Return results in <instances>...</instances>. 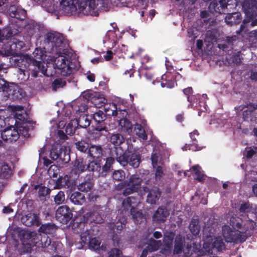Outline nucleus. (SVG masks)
I'll return each instance as SVG.
<instances>
[{"label":"nucleus","instance_id":"obj_44","mask_svg":"<svg viewBox=\"0 0 257 257\" xmlns=\"http://www.w3.org/2000/svg\"><path fill=\"white\" fill-rule=\"evenodd\" d=\"M54 202L57 205H60L64 203L65 200V194L63 191H59L54 198Z\"/></svg>","mask_w":257,"mask_h":257},{"label":"nucleus","instance_id":"obj_7","mask_svg":"<svg viewBox=\"0 0 257 257\" xmlns=\"http://www.w3.org/2000/svg\"><path fill=\"white\" fill-rule=\"evenodd\" d=\"M116 161L121 165L124 166L127 164L134 168H137L140 163V156L137 153H131L130 151L123 152L120 147L115 148Z\"/></svg>","mask_w":257,"mask_h":257},{"label":"nucleus","instance_id":"obj_33","mask_svg":"<svg viewBox=\"0 0 257 257\" xmlns=\"http://www.w3.org/2000/svg\"><path fill=\"white\" fill-rule=\"evenodd\" d=\"M126 223V219L123 216L119 217L117 220H115L113 222H110V227L113 229H116L117 230H121L125 226Z\"/></svg>","mask_w":257,"mask_h":257},{"label":"nucleus","instance_id":"obj_39","mask_svg":"<svg viewBox=\"0 0 257 257\" xmlns=\"http://www.w3.org/2000/svg\"><path fill=\"white\" fill-rule=\"evenodd\" d=\"M236 40V37L233 36L231 37H226L225 40L223 43H219L218 47L220 49H222L223 51H225L226 49L230 47L231 48V46L233 41Z\"/></svg>","mask_w":257,"mask_h":257},{"label":"nucleus","instance_id":"obj_64","mask_svg":"<svg viewBox=\"0 0 257 257\" xmlns=\"http://www.w3.org/2000/svg\"><path fill=\"white\" fill-rule=\"evenodd\" d=\"M91 63L93 64H98L103 62V59L102 57L95 58L91 60Z\"/></svg>","mask_w":257,"mask_h":257},{"label":"nucleus","instance_id":"obj_53","mask_svg":"<svg viewBox=\"0 0 257 257\" xmlns=\"http://www.w3.org/2000/svg\"><path fill=\"white\" fill-rule=\"evenodd\" d=\"M111 49H108L106 52H103L101 53L102 55V58L103 60L108 61L111 60L113 58V56L114 55V53L112 52V51L110 50Z\"/></svg>","mask_w":257,"mask_h":257},{"label":"nucleus","instance_id":"obj_52","mask_svg":"<svg viewBox=\"0 0 257 257\" xmlns=\"http://www.w3.org/2000/svg\"><path fill=\"white\" fill-rule=\"evenodd\" d=\"M76 148L82 152H85L88 148V145L85 142H79L75 144Z\"/></svg>","mask_w":257,"mask_h":257},{"label":"nucleus","instance_id":"obj_17","mask_svg":"<svg viewBox=\"0 0 257 257\" xmlns=\"http://www.w3.org/2000/svg\"><path fill=\"white\" fill-rule=\"evenodd\" d=\"M117 40L115 32L109 30L103 37V43L108 49H112L116 45Z\"/></svg>","mask_w":257,"mask_h":257},{"label":"nucleus","instance_id":"obj_10","mask_svg":"<svg viewBox=\"0 0 257 257\" xmlns=\"http://www.w3.org/2000/svg\"><path fill=\"white\" fill-rule=\"evenodd\" d=\"M174 238V233L173 232H166L164 234L162 242L160 240H156L151 238L148 243V250L150 251H155L162 245L165 246L166 249H170L172 246Z\"/></svg>","mask_w":257,"mask_h":257},{"label":"nucleus","instance_id":"obj_28","mask_svg":"<svg viewBox=\"0 0 257 257\" xmlns=\"http://www.w3.org/2000/svg\"><path fill=\"white\" fill-rule=\"evenodd\" d=\"M184 241V238L181 234H178L175 239V247L174 250V253L180 254L183 251L184 254L187 255V253L183 250V244Z\"/></svg>","mask_w":257,"mask_h":257},{"label":"nucleus","instance_id":"obj_25","mask_svg":"<svg viewBox=\"0 0 257 257\" xmlns=\"http://www.w3.org/2000/svg\"><path fill=\"white\" fill-rule=\"evenodd\" d=\"M100 240L96 238H92L90 239L89 242V248L91 250H97L99 253H102V251H105L106 247L105 245H100Z\"/></svg>","mask_w":257,"mask_h":257},{"label":"nucleus","instance_id":"obj_57","mask_svg":"<svg viewBox=\"0 0 257 257\" xmlns=\"http://www.w3.org/2000/svg\"><path fill=\"white\" fill-rule=\"evenodd\" d=\"M121 251L117 248L112 249L109 252L107 257H121Z\"/></svg>","mask_w":257,"mask_h":257},{"label":"nucleus","instance_id":"obj_40","mask_svg":"<svg viewBox=\"0 0 257 257\" xmlns=\"http://www.w3.org/2000/svg\"><path fill=\"white\" fill-rule=\"evenodd\" d=\"M124 141L123 136L119 134H112L110 138V142L115 146H119Z\"/></svg>","mask_w":257,"mask_h":257},{"label":"nucleus","instance_id":"obj_60","mask_svg":"<svg viewBox=\"0 0 257 257\" xmlns=\"http://www.w3.org/2000/svg\"><path fill=\"white\" fill-rule=\"evenodd\" d=\"M256 152V148H249L246 150L245 156L247 158H250Z\"/></svg>","mask_w":257,"mask_h":257},{"label":"nucleus","instance_id":"obj_12","mask_svg":"<svg viewBox=\"0 0 257 257\" xmlns=\"http://www.w3.org/2000/svg\"><path fill=\"white\" fill-rule=\"evenodd\" d=\"M7 89L1 101L7 100L10 96L13 99H20L23 96V90L15 83H10L8 84Z\"/></svg>","mask_w":257,"mask_h":257},{"label":"nucleus","instance_id":"obj_48","mask_svg":"<svg viewBox=\"0 0 257 257\" xmlns=\"http://www.w3.org/2000/svg\"><path fill=\"white\" fill-rule=\"evenodd\" d=\"M65 84L66 82L61 79H57L55 80L52 83L53 90L56 91L58 89L63 87Z\"/></svg>","mask_w":257,"mask_h":257},{"label":"nucleus","instance_id":"obj_1","mask_svg":"<svg viewBox=\"0 0 257 257\" xmlns=\"http://www.w3.org/2000/svg\"><path fill=\"white\" fill-rule=\"evenodd\" d=\"M46 47L41 49L37 48L33 53L32 58L28 56L25 59L28 63L38 67V69L44 75L46 74L47 66L46 63L54 62L55 67L57 68L58 73L63 76H67L72 73L74 65L68 56L59 55L55 60L53 57L46 54Z\"/></svg>","mask_w":257,"mask_h":257},{"label":"nucleus","instance_id":"obj_20","mask_svg":"<svg viewBox=\"0 0 257 257\" xmlns=\"http://www.w3.org/2000/svg\"><path fill=\"white\" fill-rule=\"evenodd\" d=\"M169 214V212L165 207H159L153 215V220L157 223L163 222L165 221Z\"/></svg>","mask_w":257,"mask_h":257},{"label":"nucleus","instance_id":"obj_49","mask_svg":"<svg viewBox=\"0 0 257 257\" xmlns=\"http://www.w3.org/2000/svg\"><path fill=\"white\" fill-rule=\"evenodd\" d=\"M94 120L97 122H102L105 118V114L101 110H99L93 114Z\"/></svg>","mask_w":257,"mask_h":257},{"label":"nucleus","instance_id":"obj_22","mask_svg":"<svg viewBox=\"0 0 257 257\" xmlns=\"http://www.w3.org/2000/svg\"><path fill=\"white\" fill-rule=\"evenodd\" d=\"M12 175V170L8 165L4 163L0 165V180H2V184H6Z\"/></svg>","mask_w":257,"mask_h":257},{"label":"nucleus","instance_id":"obj_47","mask_svg":"<svg viewBox=\"0 0 257 257\" xmlns=\"http://www.w3.org/2000/svg\"><path fill=\"white\" fill-rule=\"evenodd\" d=\"M92 187V184L89 182H85L79 184L78 189L80 191L88 192L91 189Z\"/></svg>","mask_w":257,"mask_h":257},{"label":"nucleus","instance_id":"obj_3","mask_svg":"<svg viewBox=\"0 0 257 257\" xmlns=\"http://www.w3.org/2000/svg\"><path fill=\"white\" fill-rule=\"evenodd\" d=\"M87 102V100H85L83 103H80L76 101L74 102L73 104L65 105L63 108L62 113L65 116L70 118V115L71 114L72 110H75L76 111L75 117L73 119L77 121V126L86 128L90 123V120L85 113L88 109V106L85 104Z\"/></svg>","mask_w":257,"mask_h":257},{"label":"nucleus","instance_id":"obj_8","mask_svg":"<svg viewBox=\"0 0 257 257\" xmlns=\"http://www.w3.org/2000/svg\"><path fill=\"white\" fill-rule=\"evenodd\" d=\"M51 124L52 125L51 128V135L57 134L60 139L65 140L67 137L65 134L71 135L75 132L76 128L78 127L77 125V121L73 119H71L70 122L67 125L65 128V133H64L63 129L65 125V123L64 121H60L58 124H56V126L53 125L55 124V121L52 120L50 121Z\"/></svg>","mask_w":257,"mask_h":257},{"label":"nucleus","instance_id":"obj_50","mask_svg":"<svg viewBox=\"0 0 257 257\" xmlns=\"http://www.w3.org/2000/svg\"><path fill=\"white\" fill-rule=\"evenodd\" d=\"M88 169L89 170L94 171H99L100 170V165L97 161H92L88 165Z\"/></svg>","mask_w":257,"mask_h":257},{"label":"nucleus","instance_id":"obj_27","mask_svg":"<svg viewBox=\"0 0 257 257\" xmlns=\"http://www.w3.org/2000/svg\"><path fill=\"white\" fill-rule=\"evenodd\" d=\"M118 117H122L119 120V125L122 131L125 132L128 135H131L133 132V125L131 122L126 118L122 117L121 115H118Z\"/></svg>","mask_w":257,"mask_h":257},{"label":"nucleus","instance_id":"obj_62","mask_svg":"<svg viewBox=\"0 0 257 257\" xmlns=\"http://www.w3.org/2000/svg\"><path fill=\"white\" fill-rule=\"evenodd\" d=\"M197 31L196 30L195 31H194L193 29H189L188 30V34L190 37H191L192 39L194 40L196 38H197Z\"/></svg>","mask_w":257,"mask_h":257},{"label":"nucleus","instance_id":"obj_56","mask_svg":"<svg viewBox=\"0 0 257 257\" xmlns=\"http://www.w3.org/2000/svg\"><path fill=\"white\" fill-rule=\"evenodd\" d=\"M59 169L56 165H51L48 169V172L50 176H56L59 172Z\"/></svg>","mask_w":257,"mask_h":257},{"label":"nucleus","instance_id":"obj_58","mask_svg":"<svg viewBox=\"0 0 257 257\" xmlns=\"http://www.w3.org/2000/svg\"><path fill=\"white\" fill-rule=\"evenodd\" d=\"M35 188L38 189V194L40 196H44L49 193L48 189L44 186H38Z\"/></svg>","mask_w":257,"mask_h":257},{"label":"nucleus","instance_id":"obj_32","mask_svg":"<svg viewBox=\"0 0 257 257\" xmlns=\"http://www.w3.org/2000/svg\"><path fill=\"white\" fill-rule=\"evenodd\" d=\"M88 154L93 159H99L102 155V149L100 146L92 145L89 147Z\"/></svg>","mask_w":257,"mask_h":257},{"label":"nucleus","instance_id":"obj_61","mask_svg":"<svg viewBox=\"0 0 257 257\" xmlns=\"http://www.w3.org/2000/svg\"><path fill=\"white\" fill-rule=\"evenodd\" d=\"M112 157H109V158H107L106 159V163H107L108 165H109V166H111V165L113 163L114 161V157H115V152H112Z\"/></svg>","mask_w":257,"mask_h":257},{"label":"nucleus","instance_id":"obj_19","mask_svg":"<svg viewBox=\"0 0 257 257\" xmlns=\"http://www.w3.org/2000/svg\"><path fill=\"white\" fill-rule=\"evenodd\" d=\"M21 221L28 226L33 225L39 226L40 224L38 216L31 212L23 215L21 218Z\"/></svg>","mask_w":257,"mask_h":257},{"label":"nucleus","instance_id":"obj_63","mask_svg":"<svg viewBox=\"0 0 257 257\" xmlns=\"http://www.w3.org/2000/svg\"><path fill=\"white\" fill-rule=\"evenodd\" d=\"M85 75H86L87 79L90 82H94L95 81V75L90 72H87Z\"/></svg>","mask_w":257,"mask_h":257},{"label":"nucleus","instance_id":"obj_30","mask_svg":"<svg viewBox=\"0 0 257 257\" xmlns=\"http://www.w3.org/2000/svg\"><path fill=\"white\" fill-rule=\"evenodd\" d=\"M9 14L11 17L23 20L26 18V11L24 9L21 8H16L14 7H11L10 9Z\"/></svg>","mask_w":257,"mask_h":257},{"label":"nucleus","instance_id":"obj_15","mask_svg":"<svg viewBox=\"0 0 257 257\" xmlns=\"http://www.w3.org/2000/svg\"><path fill=\"white\" fill-rule=\"evenodd\" d=\"M71 211L67 206H62L57 209L56 218L59 221L65 224L71 218Z\"/></svg>","mask_w":257,"mask_h":257},{"label":"nucleus","instance_id":"obj_16","mask_svg":"<svg viewBox=\"0 0 257 257\" xmlns=\"http://www.w3.org/2000/svg\"><path fill=\"white\" fill-rule=\"evenodd\" d=\"M101 211H102V210L96 208L94 209L93 211L87 212L84 216V220L91 222H94L96 223H102L103 219L101 215Z\"/></svg>","mask_w":257,"mask_h":257},{"label":"nucleus","instance_id":"obj_36","mask_svg":"<svg viewBox=\"0 0 257 257\" xmlns=\"http://www.w3.org/2000/svg\"><path fill=\"white\" fill-rule=\"evenodd\" d=\"M85 224L84 223H80L79 224V227L81 229L82 228V231H80V239L81 242L85 243L88 240H90V235L89 232L87 228L85 229L84 228Z\"/></svg>","mask_w":257,"mask_h":257},{"label":"nucleus","instance_id":"obj_9","mask_svg":"<svg viewBox=\"0 0 257 257\" xmlns=\"http://www.w3.org/2000/svg\"><path fill=\"white\" fill-rule=\"evenodd\" d=\"M139 200L137 198L130 197L126 200L123 201L122 212H126L129 209L131 210V213L134 220V222L136 224L144 222L146 219L142 212L137 210L135 206L139 203Z\"/></svg>","mask_w":257,"mask_h":257},{"label":"nucleus","instance_id":"obj_51","mask_svg":"<svg viewBox=\"0 0 257 257\" xmlns=\"http://www.w3.org/2000/svg\"><path fill=\"white\" fill-rule=\"evenodd\" d=\"M239 211L240 212L242 213L253 212L252 207L250 206V204L248 203H244L241 204L239 208Z\"/></svg>","mask_w":257,"mask_h":257},{"label":"nucleus","instance_id":"obj_31","mask_svg":"<svg viewBox=\"0 0 257 257\" xmlns=\"http://www.w3.org/2000/svg\"><path fill=\"white\" fill-rule=\"evenodd\" d=\"M91 102L96 107L100 108L107 102V99L103 95L100 93H95L91 98Z\"/></svg>","mask_w":257,"mask_h":257},{"label":"nucleus","instance_id":"obj_4","mask_svg":"<svg viewBox=\"0 0 257 257\" xmlns=\"http://www.w3.org/2000/svg\"><path fill=\"white\" fill-rule=\"evenodd\" d=\"M216 223H213L211 226L205 225L203 229V247L208 251L214 248L221 249L224 245L223 239L218 235Z\"/></svg>","mask_w":257,"mask_h":257},{"label":"nucleus","instance_id":"obj_2","mask_svg":"<svg viewBox=\"0 0 257 257\" xmlns=\"http://www.w3.org/2000/svg\"><path fill=\"white\" fill-rule=\"evenodd\" d=\"M241 219L238 217H232L230 220V225H225L222 227V234L225 241L228 242L240 241H243L246 237L244 233L248 227L242 226L240 223Z\"/></svg>","mask_w":257,"mask_h":257},{"label":"nucleus","instance_id":"obj_35","mask_svg":"<svg viewBox=\"0 0 257 257\" xmlns=\"http://www.w3.org/2000/svg\"><path fill=\"white\" fill-rule=\"evenodd\" d=\"M236 109L237 113H239L241 111H243V117H246V115L248 114L247 112L250 113L254 110L257 109V105L250 103L247 104L246 106L241 105L237 107Z\"/></svg>","mask_w":257,"mask_h":257},{"label":"nucleus","instance_id":"obj_24","mask_svg":"<svg viewBox=\"0 0 257 257\" xmlns=\"http://www.w3.org/2000/svg\"><path fill=\"white\" fill-rule=\"evenodd\" d=\"M189 228L192 236H187V238L191 240L193 239L194 237H196L200 233V226L199 224V220L196 219H192Z\"/></svg>","mask_w":257,"mask_h":257},{"label":"nucleus","instance_id":"obj_18","mask_svg":"<svg viewBox=\"0 0 257 257\" xmlns=\"http://www.w3.org/2000/svg\"><path fill=\"white\" fill-rule=\"evenodd\" d=\"M152 163L154 168H156L155 177L156 180H160L163 175V172L162 167L160 165L162 164L161 158L157 153H153L151 157Z\"/></svg>","mask_w":257,"mask_h":257},{"label":"nucleus","instance_id":"obj_38","mask_svg":"<svg viewBox=\"0 0 257 257\" xmlns=\"http://www.w3.org/2000/svg\"><path fill=\"white\" fill-rule=\"evenodd\" d=\"M69 152L70 149L69 147L62 146L60 149V159L65 162H68L70 160Z\"/></svg>","mask_w":257,"mask_h":257},{"label":"nucleus","instance_id":"obj_5","mask_svg":"<svg viewBox=\"0 0 257 257\" xmlns=\"http://www.w3.org/2000/svg\"><path fill=\"white\" fill-rule=\"evenodd\" d=\"M22 240L24 245L30 246L28 248H31L32 246L45 248L49 246L51 243V240L47 235L38 233L34 231H25L23 233Z\"/></svg>","mask_w":257,"mask_h":257},{"label":"nucleus","instance_id":"obj_6","mask_svg":"<svg viewBox=\"0 0 257 257\" xmlns=\"http://www.w3.org/2000/svg\"><path fill=\"white\" fill-rule=\"evenodd\" d=\"M18 127L19 132L13 126H11L2 131L1 134L2 138L6 141L13 142L17 140L20 134L25 138L29 137V130L32 128L31 123L23 122Z\"/></svg>","mask_w":257,"mask_h":257},{"label":"nucleus","instance_id":"obj_42","mask_svg":"<svg viewBox=\"0 0 257 257\" xmlns=\"http://www.w3.org/2000/svg\"><path fill=\"white\" fill-rule=\"evenodd\" d=\"M136 134L143 140L147 139V136L141 125L137 124L134 128Z\"/></svg>","mask_w":257,"mask_h":257},{"label":"nucleus","instance_id":"obj_23","mask_svg":"<svg viewBox=\"0 0 257 257\" xmlns=\"http://www.w3.org/2000/svg\"><path fill=\"white\" fill-rule=\"evenodd\" d=\"M219 34L216 30H209L206 32L205 37V42L208 43V46H210V44H213L214 42H218L219 39L218 37Z\"/></svg>","mask_w":257,"mask_h":257},{"label":"nucleus","instance_id":"obj_43","mask_svg":"<svg viewBox=\"0 0 257 257\" xmlns=\"http://www.w3.org/2000/svg\"><path fill=\"white\" fill-rule=\"evenodd\" d=\"M28 35L30 36L33 35L36 33L39 32V26L34 22L31 23L26 26Z\"/></svg>","mask_w":257,"mask_h":257},{"label":"nucleus","instance_id":"obj_59","mask_svg":"<svg viewBox=\"0 0 257 257\" xmlns=\"http://www.w3.org/2000/svg\"><path fill=\"white\" fill-rule=\"evenodd\" d=\"M50 157L53 160L60 158V152L58 153L57 150L53 149L50 152Z\"/></svg>","mask_w":257,"mask_h":257},{"label":"nucleus","instance_id":"obj_14","mask_svg":"<svg viewBox=\"0 0 257 257\" xmlns=\"http://www.w3.org/2000/svg\"><path fill=\"white\" fill-rule=\"evenodd\" d=\"M87 169V164L83 159H77L74 161L73 165L71 172V176L75 178L77 177L80 173L86 171Z\"/></svg>","mask_w":257,"mask_h":257},{"label":"nucleus","instance_id":"obj_54","mask_svg":"<svg viewBox=\"0 0 257 257\" xmlns=\"http://www.w3.org/2000/svg\"><path fill=\"white\" fill-rule=\"evenodd\" d=\"M112 177L114 180L120 181L124 178V173L121 170L115 171L113 172Z\"/></svg>","mask_w":257,"mask_h":257},{"label":"nucleus","instance_id":"obj_29","mask_svg":"<svg viewBox=\"0 0 257 257\" xmlns=\"http://www.w3.org/2000/svg\"><path fill=\"white\" fill-rule=\"evenodd\" d=\"M161 195L160 190L157 188H154L149 192L147 196V201L149 203L154 204L159 200Z\"/></svg>","mask_w":257,"mask_h":257},{"label":"nucleus","instance_id":"obj_21","mask_svg":"<svg viewBox=\"0 0 257 257\" xmlns=\"http://www.w3.org/2000/svg\"><path fill=\"white\" fill-rule=\"evenodd\" d=\"M104 110L109 115L117 116L121 115L122 117H126L127 112L125 109H119L117 110L116 105L114 103L109 104V107L105 106Z\"/></svg>","mask_w":257,"mask_h":257},{"label":"nucleus","instance_id":"obj_13","mask_svg":"<svg viewBox=\"0 0 257 257\" xmlns=\"http://www.w3.org/2000/svg\"><path fill=\"white\" fill-rule=\"evenodd\" d=\"M62 42L61 36L56 33H49L45 36V43L46 46L52 47V50H54V48L59 47Z\"/></svg>","mask_w":257,"mask_h":257},{"label":"nucleus","instance_id":"obj_11","mask_svg":"<svg viewBox=\"0 0 257 257\" xmlns=\"http://www.w3.org/2000/svg\"><path fill=\"white\" fill-rule=\"evenodd\" d=\"M142 179L137 175L132 176L128 182L125 181L123 183H120L117 186V188L119 189H124L123 193L124 195H127L134 191H141L140 184Z\"/></svg>","mask_w":257,"mask_h":257},{"label":"nucleus","instance_id":"obj_41","mask_svg":"<svg viewBox=\"0 0 257 257\" xmlns=\"http://www.w3.org/2000/svg\"><path fill=\"white\" fill-rule=\"evenodd\" d=\"M192 169L194 172V178L200 181H202L204 179V175L201 168L198 165H195Z\"/></svg>","mask_w":257,"mask_h":257},{"label":"nucleus","instance_id":"obj_34","mask_svg":"<svg viewBox=\"0 0 257 257\" xmlns=\"http://www.w3.org/2000/svg\"><path fill=\"white\" fill-rule=\"evenodd\" d=\"M71 201L75 204L82 205L84 202V195L78 192L73 193L70 196Z\"/></svg>","mask_w":257,"mask_h":257},{"label":"nucleus","instance_id":"obj_37","mask_svg":"<svg viewBox=\"0 0 257 257\" xmlns=\"http://www.w3.org/2000/svg\"><path fill=\"white\" fill-rule=\"evenodd\" d=\"M56 230L55 226L52 224H46L42 225L39 228V233H43L42 234L53 233Z\"/></svg>","mask_w":257,"mask_h":257},{"label":"nucleus","instance_id":"obj_45","mask_svg":"<svg viewBox=\"0 0 257 257\" xmlns=\"http://www.w3.org/2000/svg\"><path fill=\"white\" fill-rule=\"evenodd\" d=\"M170 77L167 76L166 75H163L162 76V79L163 80H165L166 82H162L161 83V85L162 87H165L169 88H171L175 86V82L170 79L167 80V78H169Z\"/></svg>","mask_w":257,"mask_h":257},{"label":"nucleus","instance_id":"obj_46","mask_svg":"<svg viewBox=\"0 0 257 257\" xmlns=\"http://www.w3.org/2000/svg\"><path fill=\"white\" fill-rule=\"evenodd\" d=\"M8 83L3 78L0 77V101L5 95V91L7 90Z\"/></svg>","mask_w":257,"mask_h":257},{"label":"nucleus","instance_id":"obj_55","mask_svg":"<svg viewBox=\"0 0 257 257\" xmlns=\"http://www.w3.org/2000/svg\"><path fill=\"white\" fill-rule=\"evenodd\" d=\"M240 15L239 13H234L231 15L228 16L227 18H226V22L227 23H231L232 24V23H238V21H232L231 20L232 19H234L235 18H236L238 21L240 20Z\"/></svg>","mask_w":257,"mask_h":257},{"label":"nucleus","instance_id":"obj_26","mask_svg":"<svg viewBox=\"0 0 257 257\" xmlns=\"http://www.w3.org/2000/svg\"><path fill=\"white\" fill-rule=\"evenodd\" d=\"M10 49L7 50V54L8 55H13L21 50L25 46L24 43L20 41H13L12 42L9 43Z\"/></svg>","mask_w":257,"mask_h":257}]
</instances>
